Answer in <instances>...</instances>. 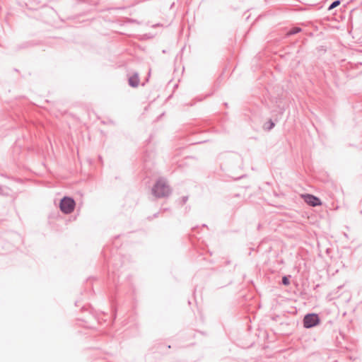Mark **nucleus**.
<instances>
[{
	"mask_svg": "<svg viewBox=\"0 0 362 362\" xmlns=\"http://www.w3.org/2000/svg\"><path fill=\"white\" fill-rule=\"evenodd\" d=\"M60 209L64 214L71 213L75 207V202L69 197H64L60 202Z\"/></svg>",
	"mask_w": 362,
	"mask_h": 362,
	"instance_id": "nucleus-1",
	"label": "nucleus"
},
{
	"mask_svg": "<svg viewBox=\"0 0 362 362\" xmlns=\"http://www.w3.org/2000/svg\"><path fill=\"white\" fill-rule=\"evenodd\" d=\"M153 194L158 197H162L167 196L169 194V188L163 182H158L153 189Z\"/></svg>",
	"mask_w": 362,
	"mask_h": 362,
	"instance_id": "nucleus-2",
	"label": "nucleus"
},
{
	"mask_svg": "<svg viewBox=\"0 0 362 362\" xmlns=\"http://www.w3.org/2000/svg\"><path fill=\"white\" fill-rule=\"evenodd\" d=\"M320 322V319L316 314H308L303 319V325L306 328H310L317 325Z\"/></svg>",
	"mask_w": 362,
	"mask_h": 362,
	"instance_id": "nucleus-3",
	"label": "nucleus"
},
{
	"mask_svg": "<svg viewBox=\"0 0 362 362\" xmlns=\"http://www.w3.org/2000/svg\"><path fill=\"white\" fill-rule=\"evenodd\" d=\"M302 199L306 202L308 205L312 206H320L322 204L321 201L319 198L309 194H301Z\"/></svg>",
	"mask_w": 362,
	"mask_h": 362,
	"instance_id": "nucleus-4",
	"label": "nucleus"
},
{
	"mask_svg": "<svg viewBox=\"0 0 362 362\" xmlns=\"http://www.w3.org/2000/svg\"><path fill=\"white\" fill-rule=\"evenodd\" d=\"M139 83V78L137 74H134L129 77V84L131 86L136 88L138 86Z\"/></svg>",
	"mask_w": 362,
	"mask_h": 362,
	"instance_id": "nucleus-5",
	"label": "nucleus"
},
{
	"mask_svg": "<svg viewBox=\"0 0 362 362\" xmlns=\"http://www.w3.org/2000/svg\"><path fill=\"white\" fill-rule=\"evenodd\" d=\"M300 30V28H292L291 29L288 33V35H293V34H296L297 33H298L299 31Z\"/></svg>",
	"mask_w": 362,
	"mask_h": 362,
	"instance_id": "nucleus-6",
	"label": "nucleus"
},
{
	"mask_svg": "<svg viewBox=\"0 0 362 362\" xmlns=\"http://www.w3.org/2000/svg\"><path fill=\"white\" fill-rule=\"evenodd\" d=\"M340 4V1H334L331 5L329 7V10H332L334 8L338 6Z\"/></svg>",
	"mask_w": 362,
	"mask_h": 362,
	"instance_id": "nucleus-7",
	"label": "nucleus"
},
{
	"mask_svg": "<svg viewBox=\"0 0 362 362\" xmlns=\"http://www.w3.org/2000/svg\"><path fill=\"white\" fill-rule=\"evenodd\" d=\"M282 282L284 285H288L289 284V280L286 276H284L282 279Z\"/></svg>",
	"mask_w": 362,
	"mask_h": 362,
	"instance_id": "nucleus-8",
	"label": "nucleus"
}]
</instances>
